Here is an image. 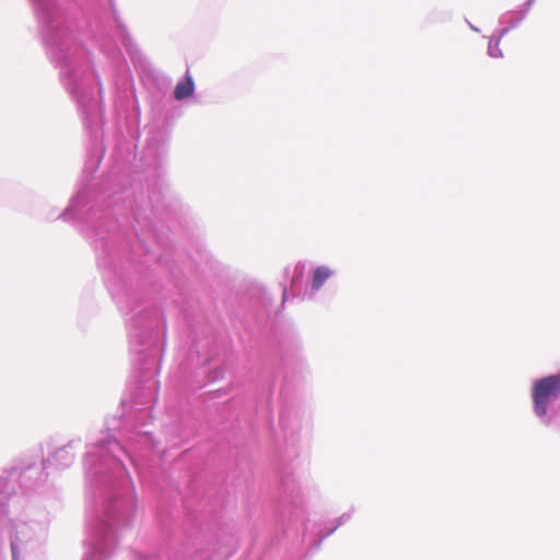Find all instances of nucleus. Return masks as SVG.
I'll use <instances>...</instances> for the list:
<instances>
[{
	"label": "nucleus",
	"mask_w": 560,
	"mask_h": 560,
	"mask_svg": "<svg viewBox=\"0 0 560 560\" xmlns=\"http://www.w3.org/2000/svg\"><path fill=\"white\" fill-rule=\"evenodd\" d=\"M560 396V375H551L537 381L533 386L534 409L538 417H545L552 399Z\"/></svg>",
	"instance_id": "nucleus-1"
},
{
	"label": "nucleus",
	"mask_w": 560,
	"mask_h": 560,
	"mask_svg": "<svg viewBox=\"0 0 560 560\" xmlns=\"http://www.w3.org/2000/svg\"><path fill=\"white\" fill-rule=\"evenodd\" d=\"M195 91V84L191 75L187 72L185 80L176 84L174 90V97L178 101L187 98L192 95Z\"/></svg>",
	"instance_id": "nucleus-2"
},
{
	"label": "nucleus",
	"mask_w": 560,
	"mask_h": 560,
	"mask_svg": "<svg viewBox=\"0 0 560 560\" xmlns=\"http://www.w3.org/2000/svg\"><path fill=\"white\" fill-rule=\"evenodd\" d=\"M330 276L331 271L329 270V268L325 266L316 268L312 280V288L314 290H318Z\"/></svg>",
	"instance_id": "nucleus-3"
},
{
	"label": "nucleus",
	"mask_w": 560,
	"mask_h": 560,
	"mask_svg": "<svg viewBox=\"0 0 560 560\" xmlns=\"http://www.w3.org/2000/svg\"><path fill=\"white\" fill-rule=\"evenodd\" d=\"M489 54L491 56H502V52L499 49V39H491L489 42Z\"/></svg>",
	"instance_id": "nucleus-4"
}]
</instances>
